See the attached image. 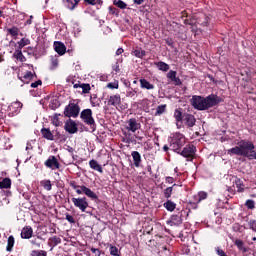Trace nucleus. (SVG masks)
Here are the masks:
<instances>
[{"label": "nucleus", "instance_id": "obj_54", "mask_svg": "<svg viewBox=\"0 0 256 256\" xmlns=\"http://www.w3.org/2000/svg\"><path fill=\"white\" fill-rule=\"evenodd\" d=\"M30 243H31L32 245H35L36 247H41V244H40L39 242H37V239L31 240Z\"/></svg>", "mask_w": 256, "mask_h": 256}, {"label": "nucleus", "instance_id": "obj_41", "mask_svg": "<svg viewBox=\"0 0 256 256\" xmlns=\"http://www.w3.org/2000/svg\"><path fill=\"white\" fill-rule=\"evenodd\" d=\"M52 124L55 125V127H59L61 125V121H59V116L58 115L53 116Z\"/></svg>", "mask_w": 256, "mask_h": 256}, {"label": "nucleus", "instance_id": "obj_22", "mask_svg": "<svg viewBox=\"0 0 256 256\" xmlns=\"http://www.w3.org/2000/svg\"><path fill=\"white\" fill-rule=\"evenodd\" d=\"M233 183H235L238 193H243L245 191V184L239 178H235Z\"/></svg>", "mask_w": 256, "mask_h": 256}, {"label": "nucleus", "instance_id": "obj_19", "mask_svg": "<svg viewBox=\"0 0 256 256\" xmlns=\"http://www.w3.org/2000/svg\"><path fill=\"white\" fill-rule=\"evenodd\" d=\"M131 156L134 161L135 167H140L141 166V154L137 151H133L131 153Z\"/></svg>", "mask_w": 256, "mask_h": 256}, {"label": "nucleus", "instance_id": "obj_61", "mask_svg": "<svg viewBox=\"0 0 256 256\" xmlns=\"http://www.w3.org/2000/svg\"><path fill=\"white\" fill-rule=\"evenodd\" d=\"M136 5H143V0H134Z\"/></svg>", "mask_w": 256, "mask_h": 256}, {"label": "nucleus", "instance_id": "obj_12", "mask_svg": "<svg viewBox=\"0 0 256 256\" xmlns=\"http://www.w3.org/2000/svg\"><path fill=\"white\" fill-rule=\"evenodd\" d=\"M54 50L56 51V53H58V55H63L67 52V47L65 46V44H63V42L55 41Z\"/></svg>", "mask_w": 256, "mask_h": 256}, {"label": "nucleus", "instance_id": "obj_50", "mask_svg": "<svg viewBox=\"0 0 256 256\" xmlns=\"http://www.w3.org/2000/svg\"><path fill=\"white\" fill-rule=\"evenodd\" d=\"M92 253H94V255L96 256H101V250L97 249V248H91Z\"/></svg>", "mask_w": 256, "mask_h": 256}, {"label": "nucleus", "instance_id": "obj_43", "mask_svg": "<svg viewBox=\"0 0 256 256\" xmlns=\"http://www.w3.org/2000/svg\"><path fill=\"white\" fill-rule=\"evenodd\" d=\"M176 77H177V72L176 71L171 70L170 72L167 73V78L170 79V81H172Z\"/></svg>", "mask_w": 256, "mask_h": 256}, {"label": "nucleus", "instance_id": "obj_25", "mask_svg": "<svg viewBox=\"0 0 256 256\" xmlns=\"http://www.w3.org/2000/svg\"><path fill=\"white\" fill-rule=\"evenodd\" d=\"M13 57L17 59V61H20L21 63H24V61H26V58L23 55V52L21 50H15Z\"/></svg>", "mask_w": 256, "mask_h": 256}, {"label": "nucleus", "instance_id": "obj_29", "mask_svg": "<svg viewBox=\"0 0 256 256\" xmlns=\"http://www.w3.org/2000/svg\"><path fill=\"white\" fill-rule=\"evenodd\" d=\"M164 207L165 209H167V211H175V207H177V204H175L171 200H168L164 203Z\"/></svg>", "mask_w": 256, "mask_h": 256}, {"label": "nucleus", "instance_id": "obj_42", "mask_svg": "<svg viewBox=\"0 0 256 256\" xmlns=\"http://www.w3.org/2000/svg\"><path fill=\"white\" fill-rule=\"evenodd\" d=\"M80 87L83 93H89V91H91V86L89 84H81Z\"/></svg>", "mask_w": 256, "mask_h": 256}, {"label": "nucleus", "instance_id": "obj_38", "mask_svg": "<svg viewBox=\"0 0 256 256\" xmlns=\"http://www.w3.org/2000/svg\"><path fill=\"white\" fill-rule=\"evenodd\" d=\"M166 108H167V105H165V104L158 106L156 109L155 115H163Z\"/></svg>", "mask_w": 256, "mask_h": 256}, {"label": "nucleus", "instance_id": "obj_9", "mask_svg": "<svg viewBox=\"0 0 256 256\" xmlns=\"http://www.w3.org/2000/svg\"><path fill=\"white\" fill-rule=\"evenodd\" d=\"M126 129L127 131H131V133H135V131L141 129V124L137 122V119L131 118L127 121Z\"/></svg>", "mask_w": 256, "mask_h": 256}, {"label": "nucleus", "instance_id": "obj_13", "mask_svg": "<svg viewBox=\"0 0 256 256\" xmlns=\"http://www.w3.org/2000/svg\"><path fill=\"white\" fill-rule=\"evenodd\" d=\"M183 223V219L181 218V214L172 215L170 220L168 221V225L178 226Z\"/></svg>", "mask_w": 256, "mask_h": 256}, {"label": "nucleus", "instance_id": "obj_15", "mask_svg": "<svg viewBox=\"0 0 256 256\" xmlns=\"http://www.w3.org/2000/svg\"><path fill=\"white\" fill-rule=\"evenodd\" d=\"M80 189H82L84 195H86V197H89L92 200L97 199V194L95 192H93L91 189H89L86 186H80Z\"/></svg>", "mask_w": 256, "mask_h": 256}, {"label": "nucleus", "instance_id": "obj_30", "mask_svg": "<svg viewBox=\"0 0 256 256\" xmlns=\"http://www.w3.org/2000/svg\"><path fill=\"white\" fill-rule=\"evenodd\" d=\"M14 245H15V238L13 236H9L6 250L9 252L13 251Z\"/></svg>", "mask_w": 256, "mask_h": 256}, {"label": "nucleus", "instance_id": "obj_59", "mask_svg": "<svg viewBox=\"0 0 256 256\" xmlns=\"http://www.w3.org/2000/svg\"><path fill=\"white\" fill-rule=\"evenodd\" d=\"M66 151H68L69 153H73V151H75V149H73V147H71V146H67Z\"/></svg>", "mask_w": 256, "mask_h": 256}, {"label": "nucleus", "instance_id": "obj_2", "mask_svg": "<svg viewBox=\"0 0 256 256\" xmlns=\"http://www.w3.org/2000/svg\"><path fill=\"white\" fill-rule=\"evenodd\" d=\"M228 155H240L250 161H252V159L256 160L255 144L249 140H241L238 146L228 149Z\"/></svg>", "mask_w": 256, "mask_h": 256}, {"label": "nucleus", "instance_id": "obj_53", "mask_svg": "<svg viewBox=\"0 0 256 256\" xmlns=\"http://www.w3.org/2000/svg\"><path fill=\"white\" fill-rule=\"evenodd\" d=\"M175 85H181V79H179L177 76L172 80Z\"/></svg>", "mask_w": 256, "mask_h": 256}, {"label": "nucleus", "instance_id": "obj_55", "mask_svg": "<svg viewBox=\"0 0 256 256\" xmlns=\"http://www.w3.org/2000/svg\"><path fill=\"white\" fill-rule=\"evenodd\" d=\"M85 3H89V5H97V1L99 0H84Z\"/></svg>", "mask_w": 256, "mask_h": 256}, {"label": "nucleus", "instance_id": "obj_26", "mask_svg": "<svg viewBox=\"0 0 256 256\" xmlns=\"http://www.w3.org/2000/svg\"><path fill=\"white\" fill-rule=\"evenodd\" d=\"M0 189H11V179L4 178L0 181Z\"/></svg>", "mask_w": 256, "mask_h": 256}, {"label": "nucleus", "instance_id": "obj_16", "mask_svg": "<svg viewBox=\"0 0 256 256\" xmlns=\"http://www.w3.org/2000/svg\"><path fill=\"white\" fill-rule=\"evenodd\" d=\"M18 77L22 83H30L31 80L33 79V77H35V76L33 75V72L27 71L25 74H23L22 76H18Z\"/></svg>", "mask_w": 256, "mask_h": 256}, {"label": "nucleus", "instance_id": "obj_8", "mask_svg": "<svg viewBox=\"0 0 256 256\" xmlns=\"http://www.w3.org/2000/svg\"><path fill=\"white\" fill-rule=\"evenodd\" d=\"M45 166L48 167V169H59L61 167V164H59V160H57V157L55 156H50L46 161H45Z\"/></svg>", "mask_w": 256, "mask_h": 256}, {"label": "nucleus", "instance_id": "obj_39", "mask_svg": "<svg viewBox=\"0 0 256 256\" xmlns=\"http://www.w3.org/2000/svg\"><path fill=\"white\" fill-rule=\"evenodd\" d=\"M174 117L177 122L183 121V113L181 112V110H175Z\"/></svg>", "mask_w": 256, "mask_h": 256}, {"label": "nucleus", "instance_id": "obj_36", "mask_svg": "<svg viewBox=\"0 0 256 256\" xmlns=\"http://www.w3.org/2000/svg\"><path fill=\"white\" fill-rule=\"evenodd\" d=\"M7 31L12 35V37H17L19 35V28L17 27L9 28Z\"/></svg>", "mask_w": 256, "mask_h": 256}, {"label": "nucleus", "instance_id": "obj_57", "mask_svg": "<svg viewBox=\"0 0 256 256\" xmlns=\"http://www.w3.org/2000/svg\"><path fill=\"white\" fill-rule=\"evenodd\" d=\"M117 11V9L116 8H113V7H109V13H110V15H115V12Z\"/></svg>", "mask_w": 256, "mask_h": 256}, {"label": "nucleus", "instance_id": "obj_64", "mask_svg": "<svg viewBox=\"0 0 256 256\" xmlns=\"http://www.w3.org/2000/svg\"><path fill=\"white\" fill-rule=\"evenodd\" d=\"M76 193H77L78 195H82V194H83V189H81V188L79 189V188H78V189L76 190Z\"/></svg>", "mask_w": 256, "mask_h": 256}, {"label": "nucleus", "instance_id": "obj_27", "mask_svg": "<svg viewBox=\"0 0 256 256\" xmlns=\"http://www.w3.org/2000/svg\"><path fill=\"white\" fill-rule=\"evenodd\" d=\"M155 65L159 69V71L167 72L169 70V64H167L163 61L157 62V63H155Z\"/></svg>", "mask_w": 256, "mask_h": 256}, {"label": "nucleus", "instance_id": "obj_40", "mask_svg": "<svg viewBox=\"0 0 256 256\" xmlns=\"http://www.w3.org/2000/svg\"><path fill=\"white\" fill-rule=\"evenodd\" d=\"M198 23L202 27H209V18L208 17H204L203 20L199 19Z\"/></svg>", "mask_w": 256, "mask_h": 256}, {"label": "nucleus", "instance_id": "obj_60", "mask_svg": "<svg viewBox=\"0 0 256 256\" xmlns=\"http://www.w3.org/2000/svg\"><path fill=\"white\" fill-rule=\"evenodd\" d=\"M123 53V48H118L116 51V55H122Z\"/></svg>", "mask_w": 256, "mask_h": 256}, {"label": "nucleus", "instance_id": "obj_56", "mask_svg": "<svg viewBox=\"0 0 256 256\" xmlns=\"http://www.w3.org/2000/svg\"><path fill=\"white\" fill-rule=\"evenodd\" d=\"M175 181V179H173V177H166V183H169L170 185L173 184Z\"/></svg>", "mask_w": 256, "mask_h": 256}, {"label": "nucleus", "instance_id": "obj_49", "mask_svg": "<svg viewBox=\"0 0 256 256\" xmlns=\"http://www.w3.org/2000/svg\"><path fill=\"white\" fill-rule=\"evenodd\" d=\"M66 221H68V223H75V218L69 214H66Z\"/></svg>", "mask_w": 256, "mask_h": 256}, {"label": "nucleus", "instance_id": "obj_34", "mask_svg": "<svg viewBox=\"0 0 256 256\" xmlns=\"http://www.w3.org/2000/svg\"><path fill=\"white\" fill-rule=\"evenodd\" d=\"M114 5L119 7V9H126L127 8V4L125 2H123V0H114Z\"/></svg>", "mask_w": 256, "mask_h": 256}, {"label": "nucleus", "instance_id": "obj_45", "mask_svg": "<svg viewBox=\"0 0 256 256\" xmlns=\"http://www.w3.org/2000/svg\"><path fill=\"white\" fill-rule=\"evenodd\" d=\"M245 205L248 207V209H255V201L253 200H247Z\"/></svg>", "mask_w": 256, "mask_h": 256}, {"label": "nucleus", "instance_id": "obj_23", "mask_svg": "<svg viewBox=\"0 0 256 256\" xmlns=\"http://www.w3.org/2000/svg\"><path fill=\"white\" fill-rule=\"evenodd\" d=\"M79 3V0H64V4L67 7V9H70V11H73L75 7H77V4Z\"/></svg>", "mask_w": 256, "mask_h": 256}, {"label": "nucleus", "instance_id": "obj_17", "mask_svg": "<svg viewBox=\"0 0 256 256\" xmlns=\"http://www.w3.org/2000/svg\"><path fill=\"white\" fill-rule=\"evenodd\" d=\"M195 116L192 114H185L184 115V122L188 127H193L195 125Z\"/></svg>", "mask_w": 256, "mask_h": 256}, {"label": "nucleus", "instance_id": "obj_6", "mask_svg": "<svg viewBox=\"0 0 256 256\" xmlns=\"http://www.w3.org/2000/svg\"><path fill=\"white\" fill-rule=\"evenodd\" d=\"M72 203L74 206L77 207V209H80L82 213H85L87 211V207H89V202H87V198H72Z\"/></svg>", "mask_w": 256, "mask_h": 256}, {"label": "nucleus", "instance_id": "obj_47", "mask_svg": "<svg viewBox=\"0 0 256 256\" xmlns=\"http://www.w3.org/2000/svg\"><path fill=\"white\" fill-rule=\"evenodd\" d=\"M249 227H250V229H252V231H255V233H256V220H250Z\"/></svg>", "mask_w": 256, "mask_h": 256}, {"label": "nucleus", "instance_id": "obj_20", "mask_svg": "<svg viewBox=\"0 0 256 256\" xmlns=\"http://www.w3.org/2000/svg\"><path fill=\"white\" fill-rule=\"evenodd\" d=\"M41 134L42 137H44V139H47L48 141H53L54 139L53 133H51V130H49V128H42Z\"/></svg>", "mask_w": 256, "mask_h": 256}, {"label": "nucleus", "instance_id": "obj_37", "mask_svg": "<svg viewBox=\"0 0 256 256\" xmlns=\"http://www.w3.org/2000/svg\"><path fill=\"white\" fill-rule=\"evenodd\" d=\"M110 255L121 256V254H119V248L116 246H110Z\"/></svg>", "mask_w": 256, "mask_h": 256}, {"label": "nucleus", "instance_id": "obj_44", "mask_svg": "<svg viewBox=\"0 0 256 256\" xmlns=\"http://www.w3.org/2000/svg\"><path fill=\"white\" fill-rule=\"evenodd\" d=\"M50 241L51 243H53V245H59V243H61V238L53 236L52 238H50Z\"/></svg>", "mask_w": 256, "mask_h": 256}, {"label": "nucleus", "instance_id": "obj_1", "mask_svg": "<svg viewBox=\"0 0 256 256\" xmlns=\"http://www.w3.org/2000/svg\"><path fill=\"white\" fill-rule=\"evenodd\" d=\"M219 103H221V99L215 94L206 97L193 95L190 99V105L197 111H207V109H211V107H215Z\"/></svg>", "mask_w": 256, "mask_h": 256}, {"label": "nucleus", "instance_id": "obj_62", "mask_svg": "<svg viewBox=\"0 0 256 256\" xmlns=\"http://www.w3.org/2000/svg\"><path fill=\"white\" fill-rule=\"evenodd\" d=\"M32 19L33 16H30V19L26 21V25H31L33 23Z\"/></svg>", "mask_w": 256, "mask_h": 256}, {"label": "nucleus", "instance_id": "obj_10", "mask_svg": "<svg viewBox=\"0 0 256 256\" xmlns=\"http://www.w3.org/2000/svg\"><path fill=\"white\" fill-rule=\"evenodd\" d=\"M106 103L108 106L117 107L121 105V96L119 94L109 96Z\"/></svg>", "mask_w": 256, "mask_h": 256}, {"label": "nucleus", "instance_id": "obj_7", "mask_svg": "<svg viewBox=\"0 0 256 256\" xmlns=\"http://www.w3.org/2000/svg\"><path fill=\"white\" fill-rule=\"evenodd\" d=\"M80 117L86 125H95V119H93V111H91V109L83 110Z\"/></svg>", "mask_w": 256, "mask_h": 256}, {"label": "nucleus", "instance_id": "obj_18", "mask_svg": "<svg viewBox=\"0 0 256 256\" xmlns=\"http://www.w3.org/2000/svg\"><path fill=\"white\" fill-rule=\"evenodd\" d=\"M140 87L141 89H147L148 91L155 89V85L151 84L147 79H140Z\"/></svg>", "mask_w": 256, "mask_h": 256}, {"label": "nucleus", "instance_id": "obj_52", "mask_svg": "<svg viewBox=\"0 0 256 256\" xmlns=\"http://www.w3.org/2000/svg\"><path fill=\"white\" fill-rule=\"evenodd\" d=\"M41 84H42L41 80H38V81L32 83V84H31V87H32L33 89H35V88L39 87V85H41Z\"/></svg>", "mask_w": 256, "mask_h": 256}, {"label": "nucleus", "instance_id": "obj_51", "mask_svg": "<svg viewBox=\"0 0 256 256\" xmlns=\"http://www.w3.org/2000/svg\"><path fill=\"white\" fill-rule=\"evenodd\" d=\"M216 252H217V255L219 256H227V254H225V251H223L220 248H216Z\"/></svg>", "mask_w": 256, "mask_h": 256}, {"label": "nucleus", "instance_id": "obj_58", "mask_svg": "<svg viewBox=\"0 0 256 256\" xmlns=\"http://www.w3.org/2000/svg\"><path fill=\"white\" fill-rule=\"evenodd\" d=\"M32 149H33V145H31V143H27L26 151H31Z\"/></svg>", "mask_w": 256, "mask_h": 256}, {"label": "nucleus", "instance_id": "obj_4", "mask_svg": "<svg viewBox=\"0 0 256 256\" xmlns=\"http://www.w3.org/2000/svg\"><path fill=\"white\" fill-rule=\"evenodd\" d=\"M79 111H81L79 105L75 103H70L65 107L64 115L65 117H79Z\"/></svg>", "mask_w": 256, "mask_h": 256}, {"label": "nucleus", "instance_id": "obj_32", "mask_svg": "<svg viewBox=\"0 0 256 256\" xmlns=\"http://www.w3.org/2000/svg\"><path fill=\"white\" fill-rule=\"evenodd\" d=\"M41 185L46 191H51L52 189L51 180H43L41 181Z\"/></svg>", "mask_w": 256, "mask_h": 256}, {"label": "nucleus", "instance_id": "obj_24", "mask_svg": "<svg viewBox=\"0 0 256 256\" xmlns=\"http://www.w3.org/2000/svg\"><path fill=\"white\" fill-rule=\"evenodd\" d=\"M234 245H236V247L239 249V251H242V253H247V247H245L243 240H234Z\"/></svg>", "mask_w": 256, "mask_h": 256}, {"label": "nucleus", "instance_id": "obj_33", "mask_svg": "<svg viewBox=\"0 0 256 256\" xmlns=\"http://www.w3.org/2000/svg\"><path fill=\"white\" fill-rule=\"evenodd\" d=\"M31 43V41L27 38H22L19 42V49H23V47H26V45H29Z\"/></svg>", "mask_w": 256, "mask_h": 256}, {"label": "nucleus", "instance_id": "obj_31", "mask_svg": "<svg viewBox=\"0 0 256 256\" xmlns=\"http://www.w3.org/2000/svg\"><path fill=\"white\" fill-rule=\"evenodd\" d=\"M177 187V184H173L171 187H168L164 190V197L166 199L171 198V195H173V188Z\"/></svg>", "mask_w": 256, "mask_h": 256}, {"label": "nucleus", "instance_id": "obj_11", "mask_svg": "<svg viewBox=\"0 0 256 256\" xmlns=\"http://www.w3.org/2000/svg\"><path fill=\"white\" fill-rule=\"evenodd\" d=\"M65 131H67V133H70L71 135H73L74 133H77L78 128H77V124L75 123V121L73 120H69L65 123Z\"/></svg>", "mask_w": 256, "mask_h": 256}, {"label": "nucleus", "instance_id": "obj_28", "mask_svg": "<svg viewBox=\"0 0 256 256\" xmlns=\"http://www.w3.org/2000/svg\"><path fill=\"white\" fill-rule=\"evenodd\" d=\"M196 203H201L204 199H207V192H199L194 196Z\"/></svg>", "mask_w": 256, "mask_h": 256}, {"label": "nucleus", "instance_id": "obj_21", "mask_svg": "<svg viewBox=\"0 0 256 256\" xmlns=\"http://www.w3.org/2000/svg\"><path fill=\"white\" fill-rule=\"evenodd\" d=\"M89 165L94 171H98V173H103V167H101V164H99V162H97L96 160H90Z\"/></svg>", "mask_w": 256, "mask_h": 256}, {"label": "nucleus", "instance_id": "obj_5", "mask_svg": "<svg viewBox=\"0 0 256 256\" xmlns=\"http://www.w3.org/2000/svg\"><path fill=\"white\" fill-rule=\"evenodd\" d=\"M196 151L197 148H195L193 145H188L183 148L180 155H182V157H185L186 161H193V157H195Z\"/></svg>", "mask_w": 256, "mask_h": 256}, {"label": "nucleus", "instance_id": "obj_48", "mask_svg": "<svg viewBox=\"0 0 256 256\" xmlns=\"http://www.w3.org/2000/svg\"><path fill=\"white\" fill-rule=\"evenodd\" d=\"M51 63L53 65V67H57V65H59V59H57V57H52Z\"/></svg>", "mask_w": 256, "mask_h": 256}, {"label": "nucleus", "instance_id": "obj_63", "mask_svg": "<svg viewBox=\"0 0 256 256\" xmlns=\"http://www.w3.org/2000/svg\"><path fill=\"white\" fill-rule=\"evenodd\" d=\"M71 187L74 188L76 191L79 189V187L81 188V186L75 185V183H72Z\"/></svg>", "mask_w": 256, "mask_h": 256}, {"label": "nucleus", "instance_id": "obj_14", "mask_svg": "<svg viewBox=\"0 0 256 256\" xmlns=\"http://www.w3.org/2000/svg\"><path fill=\"white\" fill-rule=\"evenodd\" d=\"M22 239H31L33 237V228L31 227H24L21 231Z\"/></svg>", "mask_w": 256, "mask_h": 256}, {"label": "nucleus", "instance_id": "obj_46", "mask_svg": "<svg viewBox=\"0 0 256 256\" xmlns=\"http://www.w3.org/2000/svg\"><path fill=\"white\" fill-rule=\"evenodd\" d=\"M108 89H119V84L116 82H110L107 84Z\"/></svg>", "mask_w": 256, "mask_h": 256}, {"label": "nucleus", "instance_id": "obj_35", "mask_svg": "<svg viewBox=\"0 0 256 256\" xmlns=\"http://www.w3.org/2000/svg\"><path fill=\"white\" fill-rule=\"evenodd\" d=\"M133 53L135 57H138V59H143V57H145V50L138 49L135 50Z\"/></svg>", "mask_w": 256, "mask_h": 256}, {"label": "nucleus", "instance_id": "obj_3", "mask_svg": "<svg viewBox=\"0 0 256 256\" xmlns=\"http://www.w3.org/2000/svg\"><path fill=\"white\" fill-rule=\"evenodd\" d=\"M172 151H179L185 145V136L181 133H174L168 139Z\"/></svg>", "mask_w": 256, "mask_h": 256}]
</instances>
